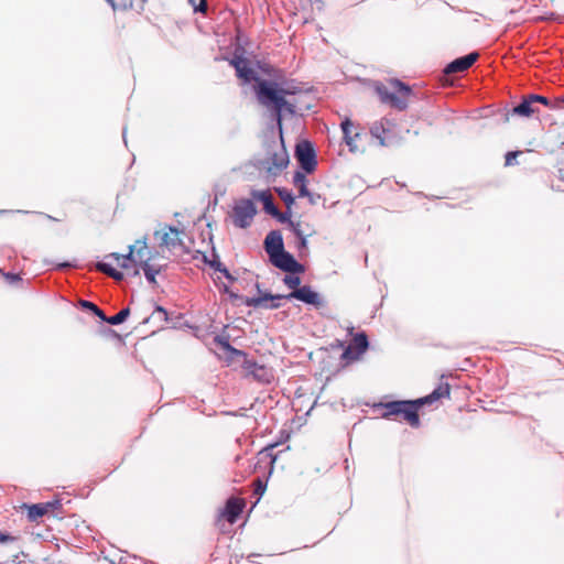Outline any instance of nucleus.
I'll return each instance as SVG.
<instances>
[{"label":"nucleus","instance_id":"nucleus-1","mask_svg":"<svg viewBox=\"0 0 564 564\" xmlns=\"http://www.w3.org/2000/svg\"><path fill=\"white\" fill-rule=\"evenodd\" d=\"M230 64L235 67L237 76L245 83H257L254 90L258 101L275 111L279 123L281 122V112L283 110L291 115L295 113V106L288 102L285 96L297 94L300 89L296 86L291 84L280 85L276 82L260 78L257 72L249 66V61L243 56L235 55Z\"/></svg>","mask_w":564,"mask_h":564},{"label":"nucleus","instance_id":"nucleus-2","mask_svg":"<svg viewBox=\"0 0 564 564\" xmlns=\"http://www.w3.org/2000/svg\"><path fill=\"white\" fill-rule=\"evenodd\" d=\"M443 397H449L448 383L440 384L436 389L433 390L432 393L416 400L391 401L381 404V406L384 409L382 417L389 419L394 415H402L403 419L412 427H419V409L425 404H432L433 402L440 400Z\"/></svg>","mask_w":564,"mask_h":564},{"label":"nucleus","instance_id":"nucleus-3","mask_svg":"<svg viewBox=\"0 0 564 564\" xmlns=\"http://www.w3.org/2000/svg\"><path fill=\"white\" fill-rule=\"evenodd\" d=\"M289 164V154L285 150L283 138L273 140L267 144V156L264 159H257L253 162L254 167L263 170L270 175H278Z\"/></svg>","mask_w":564,"mask_h":564},{"label":"nucleus","instance_id":"nucleus-4","mask_svg":"<svg viewBox=\"0 0 564 564\" xmlns=\"http://www.w3.org/2000/svg\"><path fill=\"white\" fill-rule=\"evenodd\" d=\"M391 87L392 90L389 91L386 86L380 85L377 87V93L383 102H389L394 108L404 110L408 107L411 88L400 80H393Z\"/></svg>","mask_w":564,"mask_h":564},{"label":"nucleus","instance_id":"nucleus-5","mask_svg":"<svg viewBox=\"0 0 564 564\" xmlns=\"http://www.w3.org/2000/svg\"><path fill=\"white\" fill-rule=\"evenodd\" d=\"M257 214V207L251 199H238L232 207V223L236 227L248 228Z\"/></svg>","mask_w":564,"mask_h":564},{"label":"nucleus","instance_id":"nucleus-6","mask_svg":"<svg viewBox=\"0 0 564 564\" xmlns=\"http://www.w3.org/2000/svg\"><path fill=\"white\" fill-rule=\"evenodd\" d=\"M295 158L305 173L311 174L315 171L317 166L316 153L310 141L303 140L296 144Z\"/></svg>","mask_w":564,"mask_h":564},{"label":"nucleus","instance_id":"nucleus-7","mask_svg":"<svg viewBox=\"0 0 564 564\" xmlns=\"http://www.w3.org/2000/svg\"><path fill=\"white\" fill-rule=\"evenodd\" d=\"M275 268L292 274H300L305 271V267L300 263L290 252L280 251L269 259Z\"/></svg>","mask_w":564,"mask_h":564},{"label":"nucleus","instance_id":"nucleus-8","mask_svg":"<svg viewBox=\"0 0 564 564\" xmlns=\"http://www.w3.org/2000/svg\"><path fill=\"white\" fill-rule=\"evenodd\" d=\"M137 245H141V249H137L134 251L137 246H129L128 254L123 256L119 253H111L110 257H113L118 261L122 260L120 267H122L123 269H128L127 261L140 262V264L144 263V261L148 262L150 260V257L145 241L137 240Z\"/></svg>","mask_w":564,"mask_h":564},{"label":"nucleus","instance_id":"nucleus-9","mask_svg":"<svg viewBox=\"0 0 564 564\" xmlns=\"http://www.w3.org/2000/svg\"><path fill=\"white\" fill-rule=\"evenodd\" d=\"M285 295L271 294L269 292L263 293L260 296L246 297L245 304L249 307H261L265 310H276L281 307V300H284Z\"/></svg>","mask_w":564,"mask_h":564},{"label":"nucleus","instance_id":"nucleus-10","mask_svg":"<svg viewBox=\"0 0 564 564\" xmlns=\"http://www.w3.org/2000/svg\"><path fill=\"white\" fill-rule=\"evenodd\" d=\"M295 299L315 307H322L324 300L319 293L312 290L310 285H303L285 295V300Z\"/></svg>","mask_w":564,"mask_h":564},{"label":"nucleus","instance_id":"nucleus-11","mask_svg":"<svg viewBox=\"0 0 564 564\" xmlns=\"http://www.w3.org/2000/svg\"><path fill=\"white\" fill-rule=\"evenodd\" d=\"M183 231L178 230L175 227H167V230L155 231L154 236L160 241L161 246L166 247L170 250H175L177 248H183L184 243L181 238Z\"/></svg>","mask_w":564,"mask_h":564},{"label":"nucleus","instance_id":"nucleus-12","mask_svg":"<svg viewBox=\"0 0 564 564\" xmlns=\"http://www.w3.org/2000/svg\"><path fill=\"white\" fill-rule=\"evenodd\" d=\"M390 126L389 121H380L375 122L370 127L371 138L375 139L380 147H390L394 144L392 137L390 135Z\"/></svg>","mask_w":564,"mask_h":564},{"label":"nucleus","instance_id":"nucleus-13","mask_svg":"<svg viewBox=\"0 0 564 564\" xmlns=\"http://www.w3.org/2000/svg\"><path fill=\"white\" fill-rule=\"evenodd\" d=\"M264 250L270 258L284 250L283 237L279 230H271L263 242Z\"/></svg>","mask_w":564,"mask_h":564},{"label":"nucleus","instance_id":"nucleus-14","mask_svg":"<svg viewBox=\"0 0 564 564\" xmlns=\"http://www.w3.org/2000/svg\"><path fill=\"white\" fill-rule=\"evenodd\" d=\"M243 508L245 501L242 499L231 497L227 500L221 516L226 518L230 524H234L238 520Z\"/></svg>","mask_w":564,"mask_h":564},{"label":"nucleus","instance_id":"nucleus-15","mask_svg":"<svg viewBox=\"0 0 564 564\" xmlns=\"http://www.w3.org/2000/svg\"><path fill=\"white\" fill-rule=\"evenodd\" d=\"M241 366L247 371L248 375L252 376L258 381H270V375L267 368L262 365L257 364L253 359H249L248 357L245 358V360H242Z\"/></svg>","mask_w":564,"mask_h":564},{"label":"nucleus","instance_id":"nucleus-16","mask_svg":"<svg viewBox=\"0 0 564 564\" xmlns=\"http://www.w3.org/2000/svg\"><path fill=\"white\" fill-rule=\"evenodd\" d=\"M479 54L477 52H471L465 56L458 57L451 62L445 67L446 74H453L458 72H464L469 68L478 58Z\"/></svg>","mask_w":564,"mask_h":564},{"label":"nucleus","instance_id":"nucleus-17","mask_svg":"<svg viewBox=\"0 0 564 564\" xmlns=\"http://www.w3.org/2000/svg\"><path fill=\"white\" fill-rule=\"evenodd\" d=\"M252 198L261 202L263 204V209L270 216L275 215L278 213V207L275 206L272 195L269 191H251Z\"/></svg>","mask_w":564,"mask_h":564},{"label":"nucleus","instance_id":"nucleus-18","mask_svg":"<svg viewBox=\"0 0 564 564\" xmlns=\"http://www.w3.org/2000/svg\"><path fill=\"white\" fill-rule=\"evenodd\" d=\"M215 341L225 350L228 352L227 360L229 362L234 361L235 359H241L245 360L247 358V354L243 350L237 349L234 346L229 344V341L223 337H215Z\"/></svg>","mask_w":564,"mask_h":564},{"label":"nucleus","instance_id":"nucleus-19","mask_svg":"<svg viewBox=\"0 0 564 564\" xmlns=\"http://www.w3.org/2000/svg\"><path fill=\"white\" fill-rule=\"evenodd\" d=\"M368 347L369 341L366 333H355V362L361 359V356Z\"/></svg>","mask_w":564,"mask_h":564},{"label":"nucleus","instance_id":"nucleus-20","mask_svg":"<svg viewBox=\"0 0 564 564\" xmlns=\"http://www.w3.org/2000/svg\"><path fill=\"white\" fill-rule=\"evenodd\" d=\"M535 111L536 109L533 108L531 100L527 97L523 98V100L512 109V115L528 118Z\"/></svg>","mask_w":564,"mask_h":564},{"label":"nucleus","instance_id":"nucleus-21","mask_svg":"<svg viewBox=\"0 0 564 564\" xmlns=\"http://www.w3.org/2000/svg\"><path fill=\"white\" fill-rule=\"evenodd\" d=\"M351 126H352V122H351L350 118H348V117H346L340 123L344 141H345L346 145L349 148L350 152H352V135L350 134Z\"/></svg>","mask_w":564,"mask_h":564},{"label":"nucleus","instance_id":"nucleus-22","mask_svg":"<svg viewBox=\"0 0 564 564\" xmlns=\"http://www.w3.org/2000/svg\"><path fill=\"white\" fill-rule=\"evenodd\" d=\"M28 508V519L30 521H36L42 518L47 511L43 503H35L31 506H26Z\"/></svg>","mask_w":564,"mask_h":564},{"label":"nucleus","instance_id":"nucleus-23","mask_svg":"<svg viewBox=\"0 0 564 564\" xmlns=\"http://www.w3.org/2000/svg\"><path fill=\"white\" fill-rule=\"evenodd\" d=\"M129 315H130L129 307H124L121 311H119L116 315L108 317L107 323L110 325H120L123 322H126V319L129 317Z\"/></svg>","mask_w":564,"mask_h":564},{"label":"nucleus","instance_id":"nucleus-24","mask_svg":"<svg viewBox=\"0 0 564 564\" xmlns=\"http://www.w3.org/2000/svg\"><path fill=\"white\" fill-rule=\"evenodd\" d=\"M279 197L284 202V204L286 205L288 209L291 208V206L294 204L295 202V198L292 194V192L288 188H284V187H278L275 188Z\"/></svg>","mask_w":564,"mask_h":564},{"label":"nucleus","instance_id":"nucleus-25","mask_svg":"<svg viewBox=\"0 0 564 564\" xmlns=\"http://www.w3.org/2000/svg\"><path fill=\"white\" fill-rule=\"evenodd\" d=\"M141 269L143 270L144 276L148 280L149 283L155 284V275L159 273V270L154 269L151 264H149V261H144V263L140 264Z\"/></svg>","mask_w":564,"mask_h":564},{"label":"nucleus","instance_id":"nucleus-26","mask_svg":"<svg viewBox=\"0 0 564 564\" xmlns=\"http://www.w3.org/2000/svg\"><path fill=\"white\" fill-rule=\"evenodd\" d=\"M203 260L206 264H208L209 267H212L213 269H215L216 271L220 272V270L225 267L220 260H219V257L218 254H216L215 252L213 253V259H208L207 256H203Z\"/></svg>","mask_w":564,"mask_h":564},{"label":"nucleus","instance_id":"nucleus-27","mask_svg":"<svg viewBox=\"0 0 564 564\" xmlns=\"http://www.w3.org/2000/svg\"><path fill=\"white\" fill-rule=\"evenodd\" d=\"M283 282L288 288L294 291L300 288L301 279L297 275H285Z\"/></svg>","mask_w":564,"mask_h":564},{"label":"nucleus","instance_id":"nucleus-28","mask_svg":"<svg viewBox=\"0 0 564 564\" xmlns=\"http://www.w3.org/2000/svg\"><path fill=\"white\" fill-rule=\"evenodd\" d=\"M113 10L127 9L132 6V0H107Z\"/></svg>","mask_w":564,"mask_h":564},{"label":"nucleus","instance_id":"nucleus-29","mask_svg":"<svg viewBox=\"0 0 564 564\" xmlns=\"http://www.w3.org/2000/svg\"><path fill=\"white\" fill-rule=\"evenodd\" d=\"M95 268L97 271L101 272V273H105L107 274L108 276L111 275V273H113V270L115 268L107 263V262H104V261H99L95 264Z\"/></svg>","mask_w":564,"mask_h":564},{"label":"nucleus","instance_id":"nucleus-30","mask_svg":"<svg viewBox=\"0 0 564 564\" xmlns=\"http://www.w3.org/2000/svg\"><path fill=\"white\" fill-rule=\"evenodd\" d=\"M195 12L204 13L207 9V0H188Z\"/></svg>","mask_w":564,"mask_h":564},{"label":"nucleus","instance_id":"nucleus-31","mask_svg":"<svg viewBox=\"0 0 564 564\" xmlns=\"http://www.w3.org/2000/svg\"><path fill=\"white\" fill-rule=\"evenodd\" d=\"M272 217L276 218L278 221L282 223V224H289L291 225V223H293L291 220V212L290 209L285 213H281L279 209H278V213L275 215H272Z\"/></svg>","mask_w":564,"mask_h":564},{"label":"nucleus","instance_id":"nucleus-32","mask_svg":"<svg viewBox=\"0 0 564 564\" xmlns=\"http://www.w3.org/2000/svg\"><path fill=\"white\" fill-rule=\"evenodd\" d=\"M152 318H158L159 321L166 322L167 321V312L162 306H156L152 313Z\"/></svg>","mask_w":564,"mask_h":564},{"label":"nucleus","instance_id":"nucleus-33","mask_svg":"<svg viewBox=\"0 0 564 564\" xmlns=\"http://www.w3.org/2000/svg\"><path fill=\"white\" fill-rule=\"evenodd\" d=\"M307 183L305 174L301 171H296L293 175V184L295 187Z\"/></svg>","mask_w":564,"mask_h":564},{"label":"nucleus","instance_id":"nucleus-34","mask_svg":"<svg viewBox=\"0 0 564 564\" xmlns=\"http://www.w3.org/2000/svg\"><path fill=\"white\" fill-rule=\"evenodd\" d=\"M343 359H345L347 364L352 360V340L347 343V346L343 352Z\"/></svg>","mask_w":564,"mask_h":564},{"label":"nucleus","instance_id":"nucleus-35","mask_svg":"<svg viewBox=\"0 0 564 564\" xmlns=\"http://www.w3.org/2000/svg\"><path fill=\"white\" fill-rule=\"evenodd\" d=\"M290 227L297 239H302L305 237L304 232L301 229L300 223H291Z\"/></svg>","mask_w":564,"mask_h":564},{"label":"nucleus","instance_id":"nucleus-36","mask_svg":"<svg viewBox=\"0 0 564 564\" xmlns=\"http://www.w3.org/2000/svg\"><path fill=\"white\" fill-rule=\"evenodd\" d=\"M276 444H271L263 448L262 453L265 454L268 457L271 458V462L274 463L276 460V455L273 454V451L275 448Z\"/></svg>","mask_w":564,"mask_h":564},{"label":"nucleus","instance_id":"nucleus-37","mask_svg":"<svg viewBox=\"0 0 564 564\" xmlns=\"http://www.w3.org/2000/svg\"><path fill=\"white\" fill-rule=\"evenodd\" d=\"M528 98L531 100V102H541L545 106H549V100L547 98H545L544 96H540V95H530L528 96Z\"/></svg>","mask_w":564,"mask_h":564},{"label":"nucleus","instance_id":"nucleus-38","mask_svg":"<svg viewBox=\"0 0 564 564\" xmlns=\"http://www.w3.org/2000/svg\"><path fill=\"white\" fill-rule=\"evenodd\" d=\"M306 198L308 199V203L311 205H317L318 202L322 199V196L319 194H316V193H310Z\"/></svg>","mask_w":564,"mask_h":564},{"label":"nucleus","instance_id":"nucleus-39","mask_svg":"<svg viewBox=\"0 0 564 564\" xmlns=\"http://www.w3.org/2000/svg\"><path fill=\"white\" fill-rule=\"evenodd\" d=\"M520 154L519 151L508 152L506 155V165H512L516 158Z\"/></svg>","mask_w":564,"mask_h":564},{"label":"nucleus","instance_id":"nucleus-40","mask_svg":"<svg viewBox=\"0 0 564 564\" xmlns=\"http://www.w3.org/2000/svg\"><path fill=\"white\" fill-rule=\"evenodd\" d=\"M296 249L300 252H302V251L307 249V239H306V237H304L302 239H297V241H296Z\"/></svg>","mask_w":564,"mask_h":564},{"label":"nucleus","instance_id":"nucleus-41","mask_svg":"<svg viewBox=\"0 0 564 564\" xmlns=\"http://www.w3.org/2000/svg\"><path fill=\"white\" fill-rule=\"evenodd\" d=\"M45 506V509L46 511H48L50 509H56L61 506V500L58 499H55V500H52V501H48V502H45L43 503Z\"/></svg>","mask_w":564,"mask_h":564},{"label":"nucleus","instance_id":"nucleus-42","mask_svg":"<svg viewBox=\"0 0 564 564\" xmlns=\"http://www.w3.org/2000/svg\"><path fill=\"white\" fill-rule=\"evenodd\" d=\"M15 541V538L9 533L0 532V543H8Z\"/></svg>","mask_w":564,"mask_h":564},{"label":"nucleus","instance_id":"nucleus-43","mask_svg":"<svg viewBox=\"0 0 564 564\" xmlns=\"http://www.w3.org/2000/svg\"><path fill=\"white\" fill-rule=\"evenodd\" d=\"M4 276L10 283H15L21 280L20 275L17 273H6Z\"/></svg>","mask_w":564,"mask_h":564},{"label":"nucleus","instance_id":"nucleus-44","mask_svg":"<svg viewBox=\"0 0 564 564\" xmlns=\"http://www.w3.org/2000/svg\"><path fill=\"white\" fill-rule=\"evenodd\" d=\"M93 313L99 317L102 322L107 323L108 316L104 313L102 310H100L98 306L93 311Z\"/></svg>","mask_w":564,"mask_h":564},{"label":"nucleus","instance_id":"nucleus-45","mask_svg":"<svg viewBox=\"0 0 564 564\" xmlns=\"http://www.w3.org/2000/svg\"><path fill=\"white\" fill-rule=\"evenodd\" d=\"M299 196L306 197L311 192L308 191L306 184L297 186Z\"/></svg>","mask_w":564,"mask_h":564},{"label":"nucleus","instance_id":"nucleus-46","mask_svg":"<svg viewBox=\"0 0 564 564\" xmlns=\"http://www.w3.org/2000/svg\"><path fill=\"white\" fill-rule=\"evenodd\" d=\"M80 304H82V306H83L84 308H87V310H89L90 312H93V311L97 307V305H96V304H94L93 302H89V301H82V302H80Z\"/></svg>","mask_w":564,"mask_h":564},{"label":"nucleus","instance_id":"nucleus-47","mask_svg":"<svg viewBox=\"0 0 564 564\" xmlns=\"http://www.w3.org/2000/svg\"><path fill=\"white\" fill-rule=\"evenodd\" d=\"M123 276H124V274L121 271H118L116 269L113 270V273H111V275H110V278H112L116 281L123 280Z\"/></svg>","mask_w":564,"mask_h":564},{"label":"nucleus","instance_id":"nucleus-48","mask_svg":"<svg viewBox=\"0 0 564 564\" xmlns=\"http://www.w3.org/2000/svg\"><path fill=\"white\" fill-rule=\"evenodd\" d=\"M335 412H346V404L344 402L334 403Z\"/></svg>","mask_w":564,"mask_h":564},{"label":"nucleus","instance_id":"nucleus-49","mask_svg":"<svg viewBox=\"0 0 564 564\" xmlns=\"http://www.w3.org/2000/svg\"><path fill=\"white\" fill-rule=\"evenodd\" d=\"M220 273H223L225 275L226 279L230 280V281H234L235 278L231 275V273L228 271V269L226 267H224L221 270H220Z\"/></svg>","mask_w":564,"mask_h":564},{"label":"nucleus","instance_id":"nucleus-50","mask_svg":"<svg viewBox=\"0 0 564 564\" xmlns=\"http://www.w3.org/2000/svg\"><path fill=\"white\" fill-rule=\"evenodd\" d=\"M13 213H23V214H28L29 212L26 210H11V209H0V214L3 215V214H13Z\"/></svg>","mask_w":564,"mask_h":564},{"label":"nucleus","instance_id":"nucleus-51","mask_svg":"<svg viewBox=\"0 0 564 564\" xmlns=\"http://www.w3.org/2000/svg\"><path fill=\"white\" fill-rule=\"evenodd\" d=\"M259 485H258V488L256 489V492L257 494H262L264 491V487L261 482V480H258Z\"/></svg>","mask_w":564,"mask_h":564},{"label":"nucleus","instance_id":"nucleus-52","mask_svg":"<svg viewBox=\"0 0 564 564\" xmlns=\"http://www.w3.org/2000/svg\"><path fill=\"white\" fill-rule=\"evenodd\" d=\"M70 267H72V264L69 262H63V263L57 264L58 269H66V268H70Z\"/></svg>","mask_w":564,"mask_h":564},{"label":"nucleus","instance_id":"nucleus-53","mask_svg":"<svg viewBox=\"0 0 564 564\" xmlns=\"http://www.w3.org/2000/svg\"><path fill=\"white\" fill-rule=\"evenodd\" d=\"M347 437H348V447L351 448L352 446V435L349 431H347Z\"/></svg>","mask_w":564,"mask_h":564},{"label":"nucleus","instance_id":"nucleus-54","mask_svg":"<svg viewBox=\"0 0 564 564\" xmlns=\"http://www.w3.org/2000/svg\"><path fill=\"white\" fill-rule=\"evenodd\" d=\"M126 134H127V128L124 127V128H123V131H122V138H123V142H124V144L127 145V138H126Z\"/></svg>","mask_w":564,"mask_h":564},{"label":"nucleus","instance_id":"nucleus-55","mask_svg":"<svg viewBox=\"0 0 564 564\" xmlns=\"http://www.w3.org/2000/svg\"><path fill=\"white\" fill-rule=\"evenodd\" d=\"M348 335H352V327H347Z\"/></svg>","mask_w":564,"mask_h":564},{"label":"nucleus","instance_id":"nucleus-56","mask_svg":"<svg viewBox=\"0 0 564 564\" xmlns=\"http://www.w3.org/2000/svg\"><path fill=\"white\" fill-rule=\"evenodd\" d=\"M139 274V269H134L133 270V275H138Z\"/></svg>","mask_w":564,"mask_h":564},{"label":"nucleus","instance_id":"nucleus-57","mask_svg":"<svg viewBox=\"0 0 564 564\" xmlns=\"http://www.w3.org/2000/svg\"><path fill=\"white\" fill-rule=\"evenodd\" d=\"M134 246H137V248L134 249V251H135L137 249H141V245H137V243H135Z\"/></svg>","mask_w":564,"mask_h":564},{"label":"nucleus","instance_id":"nucleus-58","mask_svg":"<svg viewBox=\"0 0 564 564\" xmlns=\"http://www.w3.org/2000/svg\"><path fill=\"white\" fill-rule=\"evenodd\" d=\"M558 102L563 104V107H564V98L560 99Z\"/></svg>","mask_w":564,"mask_h":564},{"label":"nucleus","instance_id":"nucleus-59","mask_svg":"<svg viewBox=\"0 0 564 564\" xmlns=\"http://www.w3.org/2000/svg\"><path fill=\"white\" fill-rule=\"evenodd\" d=\"M345 463H346V468H348V459L347 458L345 459Z\"/></svg>","mask_w":564,"mask_h":564}]
</instances>
